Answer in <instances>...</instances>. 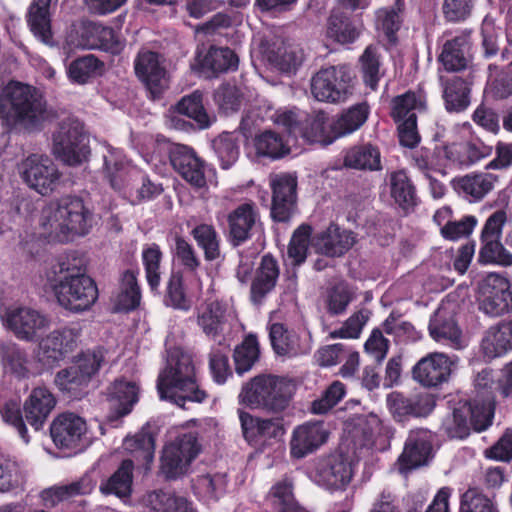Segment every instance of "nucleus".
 <instances>
[{
    "label": "nucleus",
    "instance_id": "obj_1",
    "mask_svg": "<svg viewBox=\"0 0 512 512\" xmlns=\"http://www.w3.org/2000/svg\"><path fill=\"white\" fill-rule=\"evenodd\" d=\"M55 117L42 95L30 85L12 81L0 95V118L8 127L39 131Z\"/></svg>",
    "mask_w": 512,
    "mask_h": 512
},
{
    "label": "nucleus",
    "instance_id": "obj_2",
    "mask_svg": "<svg viewBox=\"0 0 512 512\" xmlns=\"http://www.w3.org/2000/svg\"><path fill=\"white\" fill-rule=\"evenodd\" d=\"M93 222L92 212L76 196H64L50 202L42 211L40 226L43 233L58 242L86 235Z\"/></svg>",
    "mask_w": 512,
    "mask_h": 512
},
{
    "label": "nucleus",
    "instance_id": "obj_3",
    "mask_svg": "<svg viewBox=\"0 0 512 512\" xmlns=\"http://www.w3.org/2000/svg\"><path fill=\"white\" fill-rule=\"evenodd\" d=\"M157 389L161 399L183 409L187 408V403H201L207 397L196 383L192 357L179 348L169 352L167 365L158 376Z\"/></svg>",
    "mask_w": 512,
    "mask_h": 512
},
{
    "label": "nucleus",
    "instance_id": "obj_4",
    "mask_svg": "<svg viewBox=\"0 0 512 512\" xmlns=\"http://www.w3.org/2000/svg\"><path fill=\"white\" fill-rule=\"evenodd\" d=\"M295 391L296 385L291 379L258 375L242 386L239 400L251 409L281 414L289 407Z\"/></svg>",
    "mask_w": 512,
    "mask_h": 512
},
{
    "label": "nucleus",
    "instance_id": "obj_5",
    "mask_svg": "<svg viewBox=\"0 0 512 512\" xmlns=\"http://www.w3.org/2000/svg\"><path fill=\"white\" fill-rule=\"evenodd\" d=\"M310 90L319 102L345 103L354 93L352 71L344 64L321 68L312 76Z\"/></svg>",
    "mask_w": 512,
    "mask_h": 512
},
{
    "label": "nucleus",
    "instance_id": "obj_6",
    "mask_svg": "<svg viewBox=\"0 0 512 512\" xmlns=\"http://www.w3.org/2000/svg\"><path fill=\"white\" fill-rule=\"evenodd\" d=\"M52 152L69 166H77L86 161L90 149L83 123L73 118L63 120L53 134Z\"/></svg>",
    "mask_w": 512,
    "mask_h": 512
},
{
    "label": "nucleus",
    "instance_id": "obj_7",
    "mask_svg": "<svg viewBox=\"0 0 512 512\" xmlns=\"http://www.w3.org/2000/svg\"><path fill=\"white\" fill-rule=\"evenodd\" d=\"M201 452V444L195 433L189 432L166 444L160 458V472L167 480L185 475L191 463Z\"/></svg>",
    "mask_w": 512,
    "mask_h": 512
},
{
    "label": "nucleus",
    "instance_id": "obj_8",
    "mask_svg": "<svg viewBox=\"0 0 512 512\" xmlns=\"http://www.w3.org/2000/svg\"><path fill=\"white\" fill-rule=\"evenodd\" d=\"M102 362L101 351H88L82 354L75 364L58 371L54 383L69 397L81 398L85 394L91 377L99 370Z\"/></svg>",
    "mask_w": 512,
    "mask_h": 512
},
{
    "label": "nucleus",
    "instance_id": "obj_9",
    "mask_svg": "<svg viewBox=\"0 0 512 512\" xmlns=\"http://www.w3.org/2000/svg\"><path fill=\"white\" fill-rule=\"evenodd\" d=\"M494 410L489 402H465L453 409L452 415L444 421L446 433L451 438L463 439L470 433V428L483 431L492 423Z\"/></svg>",
    "mask_w": 512,
    "mask_h": 512
},
{
    "label": "nucleus",
    "instance_id": "obj_10",
    "mask_svg": "<svg viewBox=\"0 0 512 512\" xmlns=\"http://www.w3.org/2000/svg\"><path fill=\"white\" fill-rule=\"evenodd\" d=\"M22 180L29 188L42 196L54 192L61 180L62 174L56 164L45 155L32 154L18 165Z\"/></svg>",
    "mask_w": 512,
    "mask_h": 512
},
{
    "label": "nucleus",
    "instance_id": "obj_11",
    "mask_svg": "<svg viewBox=\"0 0 512 512\" xmlns=\"http://www.w3.org/2000/svg\"><path fill=\"white\" fill-rule=\"evenodd\" d=\"M479 309L493 317L512 311V290L509 280L501 274H488L478 286Z\"/></svg>",
    "mask_w": 512,
    "mask_h": 512
},
{
    "label": "nucleus",
    "instance_id": "obj_12",
    "mask_svg": "<svg viewBox=\"0 0 512 512\" xmlns=\"http://www.w3.org/2000/svg\"><path fill=\"white\" fill-rule=\"evenodd\" d=\"M51 287L59 304L72 312L88 310L98 299L96 283L89 276L54 283Z\"/></svg>",
    "mask_w": 512,
    "mask_h": 512
},
{
    "label": "nucleus",
    "instance_id": "obj_13",
    "mask_svg": "<svg viewBox=\"0 0 512 512\" xmlns=\"http://www.w3.org/2000/svg\"><path fill=\"white\" fill-rule=\"evenodd\" d=\"M80 336L77 328L55 330L43 338L38 346L36 358L43 367L52 368L76 347Z\"/></svg>",
    "mask_w": 512,
    "mask_h": 512
},
{
    "label": "nucleus",
    "instance_id": "obj_14",
    "mask_svg": "<svg viewBox=\"0 0 512 512\" xmlns=\"http://www.w3.org/2000/svg\"><path fill=\"white\" fill-rule=\"evenodd\" d=\"M272 188L271 216L275 221L289 220L296 209L297 178L291 174L282 173L271 176Z\"/></svg>",
    "mask_w": 512,
    "mask_h": 512
},
{
    "label": "nucleus",
    "instance_id": "obj_15",
    "mask_svg": "<svg viewBox=\"0 0 512 512\" xmlns=\"http://www.w3.org/2000/svg\"><path fill=\"white\" fill-rule=\"evenodd\" d=\"M169 159L174 170L191 185L201 188L206 184L204 162L189 146L172 144Z\"/></svg>",
    "mask_w": 512,
    "mask_h": 512
},
{
    "label": "nucleus",
    "instance_id": "obj_16",
    "mask_svg": "<svg viewBox=\"0 0 512 512\" xmlns=\"http://www.w3.org/2000/svg\"><path fill=\"white\" fill-rule=\"evenodd\" d=\"M452 364L453 361L444 353H430L415 364L412 375L424 387H437L448 381Z\"/></svg>",
    "mask_w": 512,
    "mask_h": 512
},
{
    "label": "nucleus",
    "instance_id": "obj_17",
    "mask_svg": "<svg viewBox=\"0 0 512 512\" xmlns=\"http://www.w3.org/2000/svg\"><path fill=\"white\" fill-rule=\"evenodd\" d=\"M134 68L136 75L153 97L159 96L168 87L169 78L167 71L157 53L152 51L139 52Z\"/></svg>",
    "mask_w": 512,
    "mask_h": 512
},
{
    "label": "nucleus",
    "instance_id": "obj_18",
    "mask_svg": "<svg viewBox=\"0 0 512 512\" xmlns=\"http://www.w3.org/2000/svg\"><path fill=\"white\" fill-rule=\"evenodd\" d=\"M7 325L22 340L32 341L50 326L49 319L29 307H19L7 312Z\"/></svg>",
    "mask_w": 512,
    "mask_h": 512
},
{
    "label": "nucleus",
    "instance_id": "obj_19",
    "mask_svg": "<svg viewBox=\"0 0 512 512\" xmlns=\"http://www.w3.org/2000/svg\"><path fill=\"white\" fill-rule=\"evenodd\" d=\"M287 42L280 34H265L258 41V51L271 65L283 72H290L301 65L304 59L302 48L295 47L290 56L280 57L279 51L285 48Z\"/></svg>",
    "mask_w": 512,
    "mask_h": 512
},
{
    "label": "nucleus",
    "instance_id": "obj_20",
    "mask_svg": "<svg viewBox=\"0 0 512 512\" xmlns=\"http://www.w3.org/2000/svg\"><path fill=\"white\" fill-rule=\"evenodd\" d=\"M87 431L85 420L73 413H63L51 424L50 434L60 449H76Z\"/></svg>",
    "mask_w": 512,
    "mask_h": 512
},
{
    "label": "nucleus",
    "instance_id": "obj_21",
    "mask_svg": "<svg viewBox=\"0 0 512 512\" xmlns=\"http://www.w3.org/2000/svg\"><path fill=\"white\" fill-rule=\"evenodd\" d=\"M329 436L328 430L321 421H310L296 427L290 442L291 453L302 458L323 445Z\"/></svg>",
    "mask_w": 512,
    "mask_h": 512
},
{
    "label": "nucleus",
    "instance_id": "obj_22",
    "mask_svg": "<svg viewBox=\"0 0 512 512\" xmlns=\"http://www.w3.org/2000/svg\"><path fill=\"white\" fill-rule=\"evenodd\" d=\"M431 337L453 349H461L464 346L462 333L454 320L453 311L446 305H441L429 323Z\"/></svg>",
    "mask_w": 512,
    "mask_h": 512
},
{
    "label": "nucleus",
    "instance_id": "obj_23",
    "mask_svg": "<svg viewBox=\"0 0 512 512\" xmlns=\"http://www.w3.org/2000/svg\"><path fill=\"white\" fill-rule=\"evenodd\" d=\"M430 438V432L426 429L410 432L404 451L399 458L400 472L403 473L427 463L432 449Z\"/></svg>",
    "mask_w": 512,
    "mask_h": 512
},
{
    "label": "nucleus",
    "instance_id": "obj_24",
    "mask_svg": "<svg viewBox=\"0 0 512 512\" xmlns=\"http://www.w3.org/2000/svg\"><path fill=\"white\" fill-rule=\"evenodd\" d=\"M259 219L254 203L240 204L227 216L229 238L234 246H238L251 237V231Z\"/></svg>",
    "mask_w": 512,
    "mask_h": 512
},
{
    "label": "nucleus",
    "instance_id": "obj_25",
    "mask_svg": "<svg viewBox=\"0 0 512 512\" xmlns=\"http://www.w3.org/2000/svg\"><path fill=\"white\" fill-rule=\"evenodd\" d=\"M148 512H197L187 497L164 489L148 491L142 499Z\"/></svg>",
    "mask_w": 512,
    "mask_h": 512
},
{
    "label": "nucleus",
    "instance_id": "obj_26",
    "mask_svg": "<svg viewBox=\"0 0 512 512\" xmlns=\"http://www.w3.org/2000/svg\"><path fill=\"white\" fill-rule=\"evenodd\" d=\"M55 404L56 399L48 388H34L24 404L26 422L35 430H39L55 407Z\"/></svg>",
    "mask_w": 512,
    "mask_h": 512
},
{
    "label": "nucleus",
    "instance_id": "obj_27",
    "mask_svg": "<svg viewBox=\"0 0 512 512\" xmlns=\"http://www.w3.org/2000/svg\"><path fill=\"white\" fill-rule=\"evenodd\" d=\"M382 422L378 416H357L346 424L347 439L355 449L370 447L382 433Z\"/></svg>",
    "mask_w": 512,
    "mask_h": 512
},
{
    "label": "nucleus",
    "instance_id": "obj_28",
    "mask_svg": "<svg viewBox=\"0 0 512 512\" xmlns=\"http://www.w3.org/2000/svg\"><path fill=\"white\" fill-rule=\"evenodd\" d=\"M239 418L243 435L249 442L278 438L284 433L280 418L263 419L254 417L247 412H240Z\"/></svg>",
    "mask_w": 512,
    "mask_h": 512
},
{
    "label": "nucleus",
    "instance_id": "obj_29",
    "mask_svg": "<svg viewBox=\"0 0 512 512\" xmlns=\"http://www.w3.org/2000/svg\"><path fill=\"white\" fill-rule=\"evenodd\" d=\"M197 59L200 70L209 78L230 70H236L238 67V57L228 47L212 45L204 55L198 54Z\"/></svg>",
    "mask_w": 512,
    "mask_h": 512
},
{
    "label": "nucleus",
    "instance_id": "obj_30",
    "mask_svg": "<svg viewBox=\"0 0 512 512\" xmlns=\"http://www.w3.org/2000/svg\"><path fill=\"white\" fill-rule=\"evenodd\" d=\"M442 98L449 112H461L470 104L471 83L459 76L439 78Z\"/></svg>",
    "mask_w": 512,
    "mask_h": 512
},
{
    "label": "nucleus",
    "instance_id": "obj_31",
    "mask_svg": "<svg viewBox=\"0 0 512 512\" xmlns=\"http://www.w3.org/2000/svg\"><path fill=\"white\" fill-rule=\"evenodd\" d=\"M278 276L277 261L271 255L263 256L250 289L251 301L254 304L262 303L267 294L275 287Z\"/></svg>",
    "mask_w": 512,
    "mask_h": 512
},
{
    "label": "nucleus",
    "instance_id": "obj_32",
    "mask_svg": "<svg viewBox=\"0 0 512 512\" xmlns=\"http://www.w3.org/2000/svg\"><path fill=\"white\" fill-rule=\"evenodd\" d=\"M328 117L323 111H314L308 114L301 123L300 134L310 143L330 145L337 137L332 124L327 126Z\"/></svg>",
    "mask_w": 512,
    "mask_h": 512
},
{
    "label": "nucleus",
    "instance_id": "obj_33",
    "mask_svg": "<svg viewBox=\"0 0 512 512\" xmlns=\"http://www.w3.org/2000/svg\"><path fill=\"white\" fill-rule=\"evenodd\" d=\"M269 336L274 351L280 356L295 357L310 351L309 344L301 342L299 336L288 331L283 324L274 323L270 328Z\"/></svg>",
    "mask_w": 512,
    "mask_h": 512
},
{
    "label": "nucleus",
    "instance_id": "obj_34",
    "mask_svg": "<svg viewBox=\"0 0 512 512\" xmlns=\"http://www.w3.org/2000/svg\"><path fill=\"white\" fill-rule=\"evenodd\" d=\"M95 485V481L88 474H85L69 484L45 489L41 493V498L46 505L54 506L60 501L91 493Z\"/></svg>",
    "mask_w": 512,
    "mask_h": 512
},
{
    "label": "nucleus",
    "instance_id": "obj_35",
    "mask_svg": "<svg viewBox=\"0 0 512 512\" xmlns=\"http://www.w3.org/2000/svg\"><path fill=\"white\" fill-rule=\"evenodd\" d=\"M197 323L207 337L217 338L223 333L227 323L226 305L219 301L207 302L199 310Z\"/></svg>",
    "mask_w": 512,
    "mask_h": 512
},
{
    "label": "nucleus",
    "instance_id": "obj_36",
    "mask_svg": "<svg viewBox=\"0 0 512 512\" xmlns=\"http://www.w3.org/2000/svg\"><path fill=\"white\" fill-rule=\"evenodd\" d=\"M321 481L329 488H342L352 477L350 464L342 456L325 459L318 468Z\"/></svg>",
    "mask_w": 512,
    "mask_h": 512
},
{
    "label": "nucleus",
    "instance_id": "obj_37",
    "mask_svg": "<svg viewBox=\"0 0 512 512\" xmlns=\"http://www.w3.org/2000/svg\"><path fill=\"white\" fill-rule=\"evenodd\" d=\"M82 276H88L86 274V260L76 253L60 258L51 266L47 274L50 286L54 283H63Z\"/></svg>",
    "mask_w": 512,
    "mask_h": 512
},
{
    "label": "nucleus",
    "instance_id": "obj_38",
    "mask_svg": "<svg viewBox=\"0 0 512 512\" xmlns=\"http://www.w3.org/2000/svg\"><path fill=\"white\" fill-rule=\"evenodd\" d=\"M108 391L109 401L116 413V418L129 414L138 401V387L133 382L116 380Z\"/></svg>",
    "mask_w": 512,
    "mask_h": 512
},
{
    "label": "nucleus",
    "instance_id": "obj_39",
    "mask_svg": "<svg viewBox=\"0 0 512 512\" xmlns=\"http://www.w3.org/2000/svg\"><path fill=\"white\" fill-rule=\"evenodd\" d=\"M387 403L390 410L399 416L420 417L427 415L432 410L431 400L427 395L407 398L401 393L393 392L388 395Z\"/></svg>",
    "mask_w": 512,
    "mask_h": 512
},
{
    "label": "nucleus",
    "instance_id": "obj_40",
    "mask_svg": "<svg viewBox=\"0 0 512 512\" xmlns=\"http://www.w3.org/2000/svg\"><path fill=\"white\" fill-rule=\"evenodd\" d=\"M354 244L355 236L352 231L331 225L320 238L318 249L322 254L336 257L346 253Z\"/></svg>",
    "mask_w": 512,
    "mask_h": 512
},
{
    "label": "nucleus",
    "instance_id": "obj_41",
    "mask_svg": "<svg viewBox=\"0 0 512 512\" xmlns=\"http://www.w3.org/2000/svg\"><path fill=\"white\" fill-rule=\"evenodd\" d=\"M369 105L358 103L343 111L332 123L336 137H342L358 130L367 120Z\"/></svg>",
    "mask_w": 512,
    "mask_h": 512
},
{
    "label": "nucleus",
    "instance_id": "obj_42",
    "mask_svg": "<svg viewBox=\"0 0 512 512\" xmlns=\"http://www.w3.org/2000/svg\"><path fill=\"white\" fill-rule=\"evenodd\" d=\"M344 166L358 170H379L381 169L380 152L371 144L354 146L346 152Z\"/></svg>",
    "mask_w": 512,
    "mask_h": 512
},
{
    "label": "nucleus",
    "instance_id": "obj_43",
    "mask_svg": "<svg viewBox=\"0 0 512 512\" xmlns=\"http://www.w3.org/2000/svg\"><path fill=\"white\" fill-rule=\"evenodd\" d=\"M141 301V290L134 271L126 270L120 279V290L115 297L117 311H131L137 308Z\"/></svg>",
    "mask_w": 512,
    "mask_h": 512
},
{
    "label": "nucleus",
    "instance_id": "obj_44",
    "mask_svg": "<svg viewBox=\"0 0 512 512\" xmlns=\"http://www.w3.org/2000/svg\"><path fill=\"white\" fill-rule=\"evenodd\" d=\"M468 44L466 34L456 36L453 40L444 44L439 60L447 71H460L467 66Z\"/></svg>",
    "mask_w": 512,
    "mask_h": 512
},
{
    "label": "nucleus",
    "instance_id": "obj_45",
    "mask_svg": "<svg viewBox=\"0 0 512 512\" xmlns=\"http://www.w3.org/2000/svg\"><path fill=\"white\" fill-rule=\"evenodd\" d=\"M133 468L134 464L132 460H123L113 475L100 485L99 489L101 493L105 495L114 494L120 498L130 495Z\"/></svg>",
    "mask_w": 512,
    "mask_h": 512
},
{
    "label": "nucleus",
    "instance_id": "obj_46",
    "mask_svg": "<svg viewBox=\"0 0 512 512\" xmlns=\"http://www.w3.org/2000/svg\"><path fill=\"white\" fill-rule=\"evenodd\" d=\"M104 63L94 55L73 60L68 67V76L74 83L83 85L102 74Z\"/></svg>",
    "mask_w": 512,
    "mask_h": 512
},
{
    "label": "nucleus",
    "instance_id": "obj_47",
    "mask_svg": "<svg viewBox=\"0 0 512 512\" xmlns=\"http://www.w3.org/2000/svg\"><path fill=\"white\" fill-rule=\"evenodd\" d=\"M123 446L126 451L143 463L149 464L153 461L155 440L149 431L142 429L133 436L126 437Z\"/></svg>",
    "mask_w": 512,
    "mask_h": 512
},
{
    "label": "nucleus",
    "instance_id": "obj_48",
    "mask_svg": "<svg viewBox=\"0 0 512 512\" xmlns=\"http://www.w3.org/2000/svg\"><path fill=\"white\" fill-rule=\"evenodd\" d=\"M497 178L491 173L464 176L457 181V187L474 200H481L493 188Z\"/></svg>",
    "mask_w": 512,
    "mask_h": 512
},
{
    "label": "nucleus",
    "instance_id": "obj_49",
    "mask_svg": "<svg viewBox=\"0 0 512 512\" xmlns=\"http://www.w3.org/2000/svg\"><path fill=\"white\" fill-rule=\"evenodd\" d=\"M203 95L200 91H194L192 94L184 96L177 104L176 110L191 119L204 129L210 126L211 118L207 114L203 103Z\"/></svg>",
    "mask_w": 512,
    "mask_h": 512
},
{
    "label": "nucleus",
    "instance_id": "obj_50",
    "mask_svg": "<svg viewBox=\"0 0 512 512\" xmlns=\"http://www.w3.org/2000/svg\"><path fill=\"white\" fill-rule=\"evenodd\" d=\"M0 359L4 367L18 378L28 375L26 353L15 343L3 342L0 344Z\"/></svg>",
    "mask_w": 512,
    "mask_h": 512
},
{
    "label": "nucleus",
    "instance_id": "obj_51",
    "mask_svg": "<svg viewBox=\"0 0 512 512\" xmlns=\"http://www.w3.org/2000/svg\"><path fill=\"white\" fill-rule=\"evenodd\" d=\"M482 349L488 359L500 357L512 350L511 334L507 333L504 322L491 329L490 335L482 342Z\"/></svg>",
    "mask_w": 512,
    "mask_h": 512
},
{
    "label": "nucleus",
    "instance_id": "obj_52",
    "mask_svg": "<svg viewBox=\"0 0 512 512\" xmlns=\"http://www.w3.org/2000/svg\"><path fill=\"white\" fill-rule=\"evenodd\" d=\"M80 37L79 43L84 49L119 54L125 46L121 34H80Z\"/></svg>",
    "mask_w": 512,
    "mask_h": 512
},
{
    "label": "nucleus",
    "instance_id": "obj_53",
    "mask_svg": "<svg viewBox=\"0 0 512 512\" xmlns=\"http://www.w3.org/2000/svg\"><path fill=\"white\" fill-rule=\"evenodd\" d=\"M52 0H33L28 7L26 21L30 32L51 31V6Z\"/></svg>",
    "mask_w": 512,
    "mask_h": 512
},
{
    "label": "nucleus",
    "instance_id": "obj_54",
    "mask_svg": "<svg viewBox=\"0 0 512 512\" xmlns=\"http://www.w3.org/2000/svg\"><path fill=\"white\" fill-rule=\"evenodd\" d=\"M198 246L203 249L207 261H214L221 255L218 234L213 226L197 225L191 232Z\"/></svg>",
    "mask_w": 512,
    "mask_h": 512
},
{
    "label": "nucleus",
    "instance_id": "obj_55",
    "mask_svg": "<svg viewBox=\"0 0 512 512\" xmlns=\"http://www.w3.org/2000/svg\"><path fill=\"white\" fill-rule=\"evenodd\" d=\"M212 146L223 169H228L238 159V137L234 133H222L213 140Z\"/></svg>",
    "mask_w": 512,
    "mask_h": 512
},
{
    "label": "nucleus",
    "instance_id": "obj_56",
    "mask_svg": "<svg viewBox=\"0 0 512 512\" xmlns=\"http://www.w3.org/2000/svg\"><path fill=\"white\" fill-rule=\"evenodd\" d=\"M479 261L495 263L501 266H512V253L500 242V238L481 239Z\"/></svg>",
    "mask_w": 512,
    "mask_h": 512
},
{
    "label": "nucleus",
    "instance_id": "obj_57",
    "mask_svg": "<svg viewBox=\"0 0 512 512\" xmlns=\"http://www.w3.org/2000/svg\"><path fill=\"white\" fill-rule=\"evenodd\" d=\"M404 0H395L391 7L381 8L376 12V26L382 32H398L403 23Z\"/></svg>",
    "mask_w": 512,
    "mask_h": 512
},
{
    "label": "nucleus",
    "instance_id": "obj_58",
    "mask_svg": "<svg viewBox=\"0 0 512 512\" xmlns=\"http://www.w3.org/2000/svg\"><path fill=\"white\" fill-rule=\"evenodd\" d=\"M391 196L401 207L415 205V189L403 171H397L390 177Z\"/></svg>",
    "mask_w": 512,
    "mask_h": 512
},
{
    "label": "nucleus",
    "instance_id": "obj_59",
    "mask_svg": "<svg viewBox=\"0 0 512 512\" xmlns=\"http://www.w3.org/2000/svg\"><path fill=\"white\" fill-rule=\"evenodd\" d=\"M257 154L277 159L289 153L282 137L273 131H265L255 138Z\"/></svg>",
    "mask_w": 512,
    "mask_h": 512
},
{
    "label": "nucleus",
    "instance_id": "obj_60",
    "mask_svg": "<svg viewBox=\"0 0 512 512\" xmlns=\"http://www.w3.org/2000/svg\"><path fill=\"white\" fill-rule=\"evenodd\" d=\"M259 357L258 342L255 336H248L234 350L235 369L238 374L249 371Z\"/></svg>",
    "mask_w": 512,
    "mask_h": 512
},
{
    "label": "nucleus",
    "instance_id": "obj_61",
    "mask_svg": "<svg viewBox=\"0 0 512 512\" xmlns=\"http://www.w3.org/2000/svg\"><path fill=\"white\" fill-rule=\"evenodd\" d=\"M345 393L346 388L342 382H332L320 398L311 402L310 412L315 415L326 414L342 400Z\"/></svg>",
    "mask_w": 512,
    "mask_h": 512
},
{
    "label": "nucleus",
    "instance_id": "obj_62",
    "mask_svg": "<svg viewBox=\"0 0 512 512\" xmlns=\"http://www.w3.org/2000/svg\"><path fill=\"white\" fill-rule=\"evenodd\" d=\"M353 297V292L347 284L338 283L327 292L324 301L325 309L332 316L342 314L346 311Z\"/></svg>",
    "mask_w": 512,
    "mask_h": 512
},
{
    "label": "nucleus",
    "instance_id": "obj_63",
    "mask_svg": "<svg viewBox=\"0 0 512 512\" xmlns=\"http://www.w3.org/2000/svg\"><path fill=\"white\" fill-rule=\"evenodd\" d=\"M359 62L364 83L375 90L381 77L380 58L377 49L372 45L368 46L361 55Z\"/></svg>",
    "mask_w": 512,
    "mask_h": 512
},
{
    "label": "nucleus",
    "instance_id": "obj_64",
    "mask_svg": "<svg viewBox=\"0 0 512 512\" xmlns=\"http://www.w3.org/2000/svg\"><path fill=\"white\" fill-rule=\"evenodd\" d=\"M460 512H499L492 500L477 488H469L461 497Z\"/></svg>",
    "mask_w": 512,
    "mask_h": 512
}]
</instances>
